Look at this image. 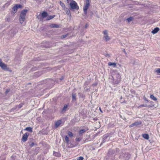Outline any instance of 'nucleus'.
I'll return each mask as SVG.
<instances>
[{"instance_id":"f257e3e1","label":"nucleus","mask_w":160,"mask_h":160,"mask_svg":"<svg viewBox=\"0 0 160 160\" xmlns=\"http://www.w3.org/2000/svg\"><path fill=\"white\" fill-rule=\"evenodd\" d=\"M28 10L24 9L21 11L19 16V21L21 23H22L25 19L26 13Z\"/></svg>"},{"instance_id":"f03ea898","label":"nucleus","mask_w":160,"mask_h":160,"mask_svg":"<svg viewBox=\"0 0 160 160\" xmlns=\"http://www.w3.org/2000/svg\"><path fill=\"white\" fill-rule=\"evenodd\" d=\"M51 69L49 67L43 68V70L42 71H40L38 72H36L34 73V76L35 77H38L41 76L43 73L45 72H47L50 71Z\"/></svg>"},{"instance_id":"7ed1b4c3","label":"nucleus","mask_w":160,"mask_h":160,"mask_svg":"<svg viewBox=\"0 0 160 160\" xmlns=\"http://www.w3.org/2000/svg\"><path fill=\"white\" fill-rule=\"evenodd\" d=\"M86 3L84 4L83 6V11L85 15H87V10L90 5V0H86Z\"/></svg>"},{"instance_id":"20e7f679","label":"nucleus","mask_w":160,"mask_h":160,"mask_svg":"<svg viewBox=\"0 0 160 160\" xmlns=\"http://www.w3.org/2000/svg\"><path fill=\"white\" fill-rule=\"evenodd\" d=\"M48 16V12L46 11H43L41 13L39 14L37 16V18L41 21L44 18H47Z\"/></svg>"},{"instance_id":"39448f33","label":"nucleus","mask_w":160,"mask_h":160,"mask_svg":"<svg viewBox=\"0 0 160 160\" xmlns=\"http://www.w3.org/2000/svg\"><path fill=\"white\" fill-rule=\"evenodd\" d=\"M0 67L3 70L8 71L10 72H12V70L10 69L5 64L2 62V59H0Z\"/></svg>"},{"instance_id":"423d86ee","label":"nucleus","mask_w":160,"mask_h":160,"mask_svg":"<svg viewBox=\"0 0 160 160\" xmlns=\"http://www.w3.org/2000/svg\"><path fill=\"white\" fill-rule=\"evenodd\" d=\"M69 4L70 7V10L75 9L78 10L79 9V7L77 3L74 0L72 2H70Z\"/></svg>"},{"instance_id":"0eeeda50","label":"nucleus","mask_w":160,"mask_h":160,"mask_svg":"<svg viewBox=\"0 0 160 160\" xmlns=\"http://www.w3.org/2000/svg\"><path fill=\"white\" fill-rule=\"evenodd\" d=\"M115 153V151L114 150L110 149L108 152L107 156L108 157V159H112V156Z\"/></svg>"},{"instance_id":"6e6552de","label":"nucleus","mask_w":160,"mask_h":160,"mask_svg":"<svg viewBox=\"0 0 160 160\" xmlns=\"http://www.w3.org/2000/svg\"><path fill=\"white\" fill-rule=\"evenodd\" d=\"M29 135V134L28 132L25 133L22 136V142H25L27 140L28 137Z\"/></svg>"},{"instance_id":"1a4fd4ad","label":"nucleus","mask_w":160,"mask_h":160,"mask_svg":"<svg viewBox=\"0 0 160 160\" xmlns=\"http://www.w3.org/2000/svg\"><path fill=\"white\" fill-rule=\"evenodd\" d=\"M124 159L126 160L128 159L130 157V155L128 153H125L123 154Z\"/></svg>"},{"instance_id":"9d476101","label":"nucleus","mask_w":160,"mask_h":160,"mask_svg":"<svg viewBox=\"0 0 160 160\" xmlns=\"http://www.w3.org/2000/svg\"><path fill=\"white\" fill-rule=\"evenodd\" d=\"M141 123L142 122L141 121H138L132 123L130 125L129 127H132L134 126H137L141 125Z\"/></svg>"},{"instance_id":"9b49d317","label":"nucleus","mask_w":160,"mask_h":160,"mask_svg":"<svg viewBox=\"0 0 160 160\" xmlns=\"http://www.w3.org/2000/svg\"><path fill=\"white\" fill-rule=\"evenodd\" d=\"M110 136V134H106L103 136L102 143L105 142L106 141L108 138Z\"/></svg>"},{"instance_id":"f8f14e48","label":"nucleus","mask_w":160,"mask_h":160,"mask_svg":"<svg viewBox=\"0 0 160 160\" xmlns=\"http://www.w3.org/2000/svg\"><path fill=\"white\" fill-rule=\"evenodd\" d=\"M17 8L15 6H13L11 11L12 14H14L17 11Z\"/></svg>"},{"instance_id":"ddd939ff","label":"nucleus","mask_w":160,"mask_h":160,"mask_svg":"<svg viewBox=\"0 0 160 160\" xmlns=\"http://www.w3.org/2000/svg\"><path fill=\"white\" fill-rule=\"evenodd\" d=\"M64 11L66 12V13L68 16H69L70 17H71L70 10L68 8H64Z\"/></svg>"},{"instance_id":"4468645a","label":"nucleus","mask_w":160,"mask_h":160,"mask_svg":"<svg viewBox=\"0 0 160 160\" xmlns=\"http://www.w3.org/2000/svg\"><path fill=\"white\" fill-rule=\"evenodd\" d=\"M72 101L74 102L76 100V94L74 92H72Z\"/></svg>"},{"instance_id":"2eb2a0df","label":"nucleus","mask_w":160,"mask_h":160,"mask_svg":"<svg viewBox=\"0 0 160 160\" xmlns=\"http://www.w3.org/2000/svg\"><path fill=\"white\" fill-rule=\"evenodd\" d=\"M62 123V120H59L57 121L55 123V127L58 128Z\"/></svg>"},{"instance_id":"dca6fc26","label":"nucleus","mask_w":160,"mask_h":160,"mask_svg":"<svg viewBox=\"0 0 160 160\" xmlns=\"http://www.w3.org/2000/svg\"><path fill=\"white\" fill-rule=\"evenodd\" d=\"M159 28L158 27H156L153 30H152V32L153 34H155L156 33L159 31Z\"/></svg>"},{"instance_id":"f3484780","label":"nucleus","mask_w":160,"mask_h":160,"mask_svg":"<svg viewBox=\"0 0 160 160\" xmlns=\"http://www.w3.org/2000/svg\"><path fill=\"white\" fill-rule=\"evenodd\" d=\"M22 104L21 103L18 106H15L14 108H12L11 109V111H13L16 109L17 108H18L19 109L21 108L22 107Z\"/></svg>"},{"instance_id":"a211bd4d","label":"nucleus","mask_w":160,"mask_h":160,"mask_svg":"<svg viewBox=\"0 0 160 160\" xmlns=\"http://www.w3.org/2000/svg\"><path fill=\"white\" fill-rule=\"evenodd\" d=\"M24 130L30 132H32V128L31 127H28L24 129Z\"/></svg>"},{"instance_id":"6ab92c4d","label":"nucleus","mask_w":160,"mask_h":160,"mask_svg":"<svg viewBox=\"0 0 160 160\" xmlns=\"http://www.w3.org/2000/svg\"><path fill=\"white\" fill-rule=\"evenodd\" d=\"M55 16H56L55 15H53L49 16L47 17V18L46 19V20H49L51 19H52V18H53L54 17H55Z\"/></svg>"},{"instance_id":"aec40b11","label":"nucleus","mask_w":160,"mask_h":160,"mask_svg":"<svg viewBox=\"0 0 160 160\" xmlns=\"http://www.w3.org/2000/svg\"><path fill=\"white\" fill-rule=\"evenodd\" d=\"M103 38L106 42L110 40V38L108 36V35L104 36Z\"/></svg>"},{"instance_id":"412c9836","label":"nucleus","mask_w":160,"mask_h":160,"mask_svg":"<svg viewBox=\"0 0 160 160\" xmlns=\"http://www.w3.org/2000/svg\"><path fill=\"white\" fill-rule=\"evenodd\" d=\"M50 26L52 28H58L59 26L57 24H52L50 25Z\"/></svg>"},{"instance_id":"4be33fe9","label":"nucleus","mask_w":160,"mask_h":160,"mask_svg":"<svg viewBox=\"0 0 160 160\" xmlns=\"http://www.w3.org/2000/svg\"><path fill=\"white\" fill-rule=\"evenodd\" d=\"M142 136L144 138L147 140L149 138V135L147 134H143Z\"/></svg>"},{"instance_id":"5701e85b","label":"nucleus","mask_w":160,"mask_h":160,"mask_svg":"<svg viewBox=\"0 0 160 160\" xmlns=\"http://www.w3.org/2000/svg\"><path fill=\"white\" fill-rule=\"evenodd\" d=\"M68 107V104H65L64 105V106L62 109V112H64L66 111L67 108Z\"/></svg>"},{"instance_id":"b1692460","label":"nucleus","mask_w":160,"mask_h":160,"mask_svg":"<svg viewBox=\"0 0 160 160\" xmlns=\"http://www.w3.org/2000/svg\"><path fill=\"white\" fill-rule=\"evenodd\" d=\"M53 154L54 156L57 157H60L61 156V154L55 151H53Z\"/></svg>"},{"instance_id":"393cba45","label":"nucleus","mask_w":160,"mask_h":160,"mask_svg":"<svg viewBox=\"0 0 160 160\" xmlns=\"http://www.w3.org/2000/svg\"><path fill=\"white\" fill-rule=\"evenodd\" d=\"M76 146V145L72 143L71 142L69 143V145L68 147V148H72Z\"/></svg>"},{"instance_id":"a878e982","label":"nucleus","mask_w":160,"mask_h":160,"mask_svg":"<svg viewBox=\"0 0 160 160\" xmlns=\"http://www.w3.org/2000/svg\"><path fill=\"white\" fill-rule=\"evenodd\" d=\"M116 64L115 62H109L108 63V65L109 66H113L114 67H115Z\"/></svg>"},{"instance_id":"bb28decb","label":"nucleus","mask_w":160,"mask_h":160,"mask_svg":"<svg viewBox=\"0 0 160 160\" xmlns=\"http://www.w3.org/2000/svg\"><path fill=\"white\" fill-rule=\"evenodd\" d=\"M120 102L122 103H126V102L124 98L122 99V98L121 97L120 98Z\"/></svg>"},{"instance_id":"cd10ccee","label":"nucleus","mask_w":160,"mask_h":160,"mask_svg":"<svg viewBox=\"0 0 160 160\" xmlns=\"http://www.w3.org/2000/svg\"><path fill=\"white\" fill-rule=\"evenodd\" d=\"M68 136L70 137H73V134L72 133L70 132V131H68Z\"/></svg>"},{"instance_id":"c85d7f7f","label":"nucleus","mask_w":160,"mask_h":160,"mask_svg":"<svg viewBox=\"0 0 160 160\" xmlns=\"http://www.w3.org/2000/svg\"><path fill=\"white\" fill-rule=\"evenodd\" d=\"M60 5L61 6L62 8H64V9L66 8L65 6V5L61 1L60 2Z\"/></svg>"},{"instance_id":"c756f323","label":"nucleus","mask_w":160,"mask_h":160,"mask_svg":"<svg viewBox=\"0 0 160 160\" xmlns=\"http://www.w3.org/2000/svg\"><path fill=\"white\" fill-rule=\"evenodd\" d=\"M86 131V130L84 129H82L80 130L79 132V134H81L85 132Z\"/></svg>"},{"instance_id":"7c9ffc66","label":"nucleus","mask_w":160,"mask_h":160,"mask_svg":"<svg viewBox=\"0 0 160 160\" xmlns=\"http://www.w3.org/2000/svg\"><path fill=\"white\" fill-rule=\"evenodd\" d=\"M150 98L154 101H156L157 100V98L155 97L153 95H151L150 96Z\"/></svg>"},{"instance_id":"2f4dec72","label":"nucleus","mask_w":160,"mask_h":160,"mask_svg":"<svg viewBox=\"0 0 160 160\" xmlns=\"http://www.w3.org/2000/svg\"><path fill=\"white\" fill-rule=\"evenodd\" d=\"M28 142L30 143L29 146L31 147H32L34 145V143L33 142H31V141H30V142L28 141Z\"/></svg>"},{"instance_id":"473e14b6","label":"nucleus","mask_w":160,"mask_h":160,"mask_svg":"<svg viewBox=\"0 0 160 160\" xmlns=\"http://www.w3.org/2000/svg\"><path fill=\"white\" fill-rule=\"evenodd\" d=\"M133 19V18L132 17H130L129 18H128L127 19V20H128V22H129Z\"/></svg>"},{"instance_id":"72a5a7b5","label":"nucleus","mask_w":160,"mask_h":160,"mask_svg":"<svg viewBox=\"0 0 160 160\" xmlns=\"http://www.w3.org/2000/svg\"><path fill=\"white\" fill-rule=\"evenodd\" d=\"M15 6L17 8V9H18V8H21L22 7V5H21L19 4H16L15 5Z\"/></svg>"},{"instance_id":"f704fd0d","label":"nucleus","mask_w":160,"mask_h":160,"mask_svg":"<svg viewBox=\"0 0 160 160\" xmlns=\"http://www.w3.org/2000/svg\"><path fill=\"white\" fill-rule=\"evenodd\" d=\"M65 139L66 141H69L68 137L67 136H65Z\"/></svg>"},{"instance_id":"c9c22d12","label":"nucleus","mask_w":160,"mask_h":160,"mask_svg":"<svg viewBox=\"0 0 160 160\" xmlns=\"http://www.w3.org/2000/svg\"><path fill=\"white\" fill-rule=\"evenodd\" d=\"M90 141V140H89V138H87L85 140H84L83 141V143H86V142H87L88 141Z\"/></svg>"},{"instance_id":"e433bc0d","label":"nucleus","mask_w":160,"mask_h":160,"mask_svg":"<svg viewBox=\"0 0 160 160\" xmlns=\"http://www.w3.org/2000/svg\"><path fill=\"white\" fill-rule=\"evenodd\" d=\"M83 158L82 157L80 156L78 158L77 160H83Z\"/></svg>"},{"instance_id":"4c0bfd02","label":"nucleus","mask_w":160,"mask_h":160,"mask_svg":"<svg viewBox=\"0 0 160 160\" xmlns=\"http://www.w3.org/2000/svg\"><path fill=\"white\" fill-rule=\"evenodd\" d=\"M103 34L104 36L108 35V31L107 30H105L103 31Z\"/></svg>"},{"instance_id":"58836bf2","label":"nucleus","mask_w":160,"mask_h":160,"mask_svg":"<svg viewBox=\"0 0 160 160\" xmlns=\"http://www.w3.org/2000/svg\"><path fill=\"white\" fill-rule=\"evenodd\" d=\"M81 138H76L75 140L77 142H79L81 141Z\"/></svg>"},{"instance_id":"ea45409f","label":"nucleus","mask_w":160,"mask_h":160,"mask_svg":"<svg viewBox=\"0 0 160 160\" xmlns=\"http://www.w3.org/2000/svg\"><path fill=\"white\" fill-rule=\"evenodd\" d=\"M130 92L133 94H135V91L133 89H131L130 90Z\"/></svg>"},{"instance_id":"a19ab883","label":"nucleus","mask_w":160,"mask_h":160,"mask_svg":"<svg viewBox=\"0 0 160 160\" xmlns=\"http://www.w3.org/2000/svg\"><path fill=\"white\" fill-rule=\"evenodd\" d=\"M10 91V89H7L6 90L5 92V94L6 95H7L8 93Z\"/></svg>"},{"instance_id":"79ce46f5","label":"nucleus","mask_w":160,"mask_h":160,"mask_svg":"<svg viewBox=\"0 0 160 160\" xmlns=\"http://www.w3.org/2000/svg\"><path fill=\"white\" fill-rule=\"evenodd\" d=\"M156 72L158 73H160V68H158L156 70Z\"/></svg>"},{"instance_id":"37998d69","label":"nucleus","mask_w":160,"mask_h":160,"mask_svg":"<svg viewBox=\"0 0 160 160\" xmlns=\"http://www.w3.org/2000/svg\"><path fill=\"white\" fill-rule=\"evenodd\" d=\"M67 36V34H66V35H62V36H61V38H66Z\"/></svg>"},{"instance_id":"c03bdc74","label":"nucleus","mask_w":160,"mask_h":160,"mask_svg":"<svg viewBox=\"0 0 160 160\" xmlns=\"http://www.w3.org/2000/svg\"><path fill=\"white\" fill-rule=\"evenodd\" d=\"M67 0V2L68 3H69V2H72L73 0Z\"/></svg>"},{"instance_id":"a18cd8bd","label":"nucleus","mask_w":160,"mask_h":160,"mask_svg":"<svg viewBox=\"0 0 160 160\" xmlns=\"http://www.w3.org/2000/svg\"><path fill=\"white\" fill-rule=\"evenodd\" d=\"M89 15H90V16H92V15H93V13L91 11L89 13Z\"/></svg>"},{"instance_id":"49530a36","label":"nucleus","mask_w":160,"mask_h":160,"mask_svg":"<svg viewBox=\"0 0 160 160\" xmlns=\"http://www.w3.org/2000/svg\"><path fill=\"white\" fill-rule=\"evenodd\" d=\"M36 2H41L43 1V0H35Z\"/></svg>"},{"instance_id":"de8ad7c7","label":"nucleus","mask_w":160,"mask_h":160,"mask_svg":"<svg viewBox=\"0 0 160 160\" xmlns=\"http://www.w3.org/2000/svg\"><path fill=\"white\" fill-rule=\"evenodd\" d=\"M66 143H67V145H68V146L69 145V143L70 142H69V141H68V142L67 141H66Z\"/></svg>"},{"instance_id":"09e8293b","label":"nucleus","mask_w":160,"mask_h":160,"mask_svg":"<svg viewBox=\"0 0 160 160\" xmlns=\"http://www.w3.org/2000/svg\"><path fill=\"white\" fill-rule=\"evenodd\" d=\"M123 51L124 52V53H125V55H127V53L125 51V49H124L123 50Z\"/></svg>"},{"instance_id":"8fccbe9b","label":"nucleus","mask_w":160,"mask_h":160,"mask_svg":"<svg viewBox=\"0 0 160 160\" xmlns=\"http://www.w3.org/2000/svg\"><path fill=\"white\" fill-rule=\"evenodd\" d=\"M88 26V24H86L85 26V28H86Z\"/></svg>"},{"instance_id":"3c124183","label":"nucleus","mask_w":160,"mask_h":160,"mask_svg":"<svg viewBox=\"0 0 160 160\" xmlns=\"http://www.w3.org/2000/svg\"><path fill=\"white\" fill-rule=\"evenodd\" d=\"M146 105H145L144 104H142L140 106L141 107H146Z\"/></svg>"},{"instance_id":"603ef678","label":"nucleus","mask_w":160,"mask_h":160,"mask_svg":"<svg viewBox=\"0 0 160 160\" xmlns=\"http://www.w3.org/2000/svg\"><path fill=\"white\" fill-rule=\"evenodd\" d=\"M93 120H95V121H96V120L97 121V120H98V118H93Z\"/></svg>"},{"instance_id":"864d4df0","label":"nucleus","mask_w":160,"mask_h":160,"mask_svg":"<svg viewBox=\"0 0 160 160\" xmlns=\"http://www.w3.org/2000/svg\"><path fill=\"white\" fill-rule=\"evenodd\" d=\"M99 110H100V111L101 112H103L102 111V110H101V108H99Z\"/></svg>"},{"instance_id":"5fc2aeb1","label":"nucleus","mask_w":160,"mask_h":160,"mask_svg":"<svg viewBox=\"0 0 160 160\" xmlns=\"http://www.w3.org/2000/svg\"><path fill=\"white\" fill-rule=\"evenodd\" d=\"M92 85L94 86H96L97 85V84L95 83H94V84H93Z\"/></svg>"},{"instance_id":"6e6d98bb","label":"nucleus","mask_w":160,"mask_h":160,"mask_svg":"<svg viewBox=\"0 0 160 160\" xmlns=\"http://www.w3.org/2000/svg\"><path fill=\"white\" fill-rule=\"evenodd\" d=\"M29 140L30 141H31L33 140V139H32V138H30L29 139Z\"/></svg>"},{"instance_id":"4d7b16f0","label":"nucleus","mask_w":160,"mask_h":160,"mask_svg":"<svg viewBox=\"0 0 160 160\" xmlns=\"http://www.w3.org/2000/svg\"><path fill=\"white\" fill-rule=\"evenodd\" d=\"M120 117L121 118H122V116L120 114Z\"/></svg>"},{"instance_id":"13d9d810","label":"nucleus","mask_w":160,"mask_h":160,"mask_svg":"<svg viewBox=\"0 0 160 160\" xmlns=\"http://www.w3.org/2000/svg\"><path fill=\"white\" fill-rule=\"evenodd\" d=\"M63 79V78H61L60 80H62Z\"/></svg>"},{"instance_id":"bf43d9fd","label":"nucleus","mask_w":160,"mask_h":160,"mask_svg":"<svg viewBox=\"0 0 160 160\" xmlns=\"http://www.w3.org/2000/svg\"><path fill=\"white\" fill-rule=\"evenodd\" d=\"M108 54H107V55H106V56H108Z\"/></svg>"}]
</instances>
